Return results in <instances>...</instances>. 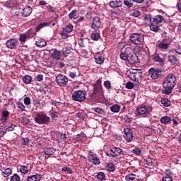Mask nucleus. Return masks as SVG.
I'll list each match as a JSON object with an SVG mask.
<instances>
[{
    "mask_svg": "<svg viewBox=\"0 0 181 181\" xmlns=\"http://www.w3.org/2000/svg\"><path fill=\"white\" fill-rule=\"evenodd\" d=\"M176 76H175V74H169L164 78V81L163 82V94H167V95L171 94L173 88H175V86H176Z\"/></svg>",
    "mask_w": 181,
    "mask_h": 181,
    "instance_id": "f257e3e1",
    "label": "nucleus"
},
{
    "mask_svg": "<svg viewBox=\"0 0 181 181\" xmlns=\"http://www.w3.org/2000/svg\"><path fill=\"white\" fill-rule=\"evenodd\" d=\"M90 100H95L98 103L104 102V90H103V85H101V79L96 81L93 84V93L90 95Z\"/></svg>",
    "mask_w": 181,
    "mask_h": 181,
    "instance_id": "f03ea898",
    "label": "nucleus"
},
{
    "mask_svg": "<svg viewBox=\"0 0 181 181\" xmlns=\"http://www.w3.org/2000/svg\"><path fill=\"white\" fill-rule=\"evenodd\" d=\"M152 112V107L148 106H141L136 109L134 114L136 117L140 118H146L149 117V114Z\"/></svg>",
    "mask_w": 181,
    "mask_h": 181,
    "instance_id": "7ed1b4c3",
    "label": "nucleus"
},
{
    "mask_svg": "<svg viewBox=\"0 0 181 181\" xmlns=\"http://www.w3.org/2000/svg\"><path fill=\"white\" fill-rule=\"evenodd\" d=\"M35 122L40 125H49L50 122V117L44 113H37L34 118Z\"/></svg>",
    "mask_w": 181,
    "mask_h": 181,
    "instance_id": "20e7f679",
    "label": "nucleus"
},
{
    "mask_svg": "<svg viewBox=\"0 0 181 181\" xmlns=\"http://www.w3.org/2000/svg\"><path fill=\"white\" fill-rule=\"evenodd\" d=\"M121 155H124V151L119 147H112L106 152V156L112 158H118Z\"/></svg>",
    "mask_w": 181,
    "mask_h": 181,
    "instance_id": "39448f33",
    "label": "nucleus"
},
{
    "mask_svg": "<svg viewBox=\"0 0 181 181\" xmlns=\"http://www.w3.org/2000/svg\"><path fill=\"white\" fill-rule=\"evenodd\" d=\"M87 92L86 90H76L72 94V100L78 101V103H83L86 100Z\"/></svg>",
    "mask_w": 181,
    "mask_h": 181,
    "instance_id": "423d86ee",
    "label": "nucleus"
},
{
    "mask_svg": "<svg viewBox=\"0 0 181 181\" xmlns=\"http://www.w3.org/2000/svg\"><path fill=\"white\" fill-rule=\"evenodd\" d=\"M148 74L152 80H158L163 76V70L160 68H151L148 70Z\"/></svg>",
    "mask_w": 181,
    "mask_h": 181,
    "instance_id": "0eeeda50",
    "label": "nucleus"
},
{
    "mask_svg": "<svg viewBox=\"0 0 181 181\" xmlns=\"http://www.w3.org/2000/svg\"><path fill=\"white\" fill-rule=\"evenodd\" d=\"M128 77L132 81L139 83V81L142 80V71H141V70H133L132 71H130Z\"/></svg>",
    "mask_w": 181,
    "mask_h": 181,
    "instance_id": "6e6552de",
    "label": "nucleus"
},
{
    "mask_svg": "<svg viewBox=\"0 0 181 181\" xmlns=\"http://www.w3.org/2000/svg\"><path fill=\"white\" fill-rule=\"evenodd\" d=\"M129 40L133 45H141L144 43V37L139 33H133L130 35Z\"/></svg>",
    "mask_w": 181,
    "mask_h": 181,
    "instance_id": "1a4fd4ad",
    "label": "nucleus"
},
{
    "mask_svg": "<svg viewBox=\"0 0 181 181\" xmlns=\"http://www.w3.org/2000/svg\"><path fill=\"white\" fill-rule=\"evenodd\" d=\"M56 81L59 87H66L69 83V78L64 74H59L56 76Z\"/></svg>",
    "mask_w": 181,
    "mask_h": 181,
    "instance_id": "9d476101",
    "label": "nucleus"
},
{
    "mask_svg": "<svg viewBox=\"0 0 181 181\" xmlns=\"http://www.w3.org/2000/svg\"><path fill=\"white\" fill-rule=\"evenodd\" d=\"M156 46L162 52H165V50H168V49H169V46H170V40L165 38L161 42L157 43Z\"/></svg>",
    "mask_w": 181,
    "mask_h": 181,
    "instance_id": "9b49d317",
    "label": "nucleus"
},
{
    "mask_svg": "<svg viewBox=\"0 0 181 181\" xmlns=\"http://www.w3.org/2000/svg\"><path fill=\"white\" fill-rule=\"evenodd\" d=\"M135 52L134 49L131 47H126L124 51L120 54V59L122 60H127L130 56L133 55Z\"/></svg>",
    "mask_w": 181,
    "mask_h": 181,
    "instance_id": "f8f14e48",
    "label": "nucleus"
},
{
    "mask_svg": "<svg viewBox=\"0 0 181 181\" xmlns=\"http://www.w3.org/2000/svg\"><path fill=\"white\" fill-rule=\"evenodd\" d=\"M124 137L127 142H132V139H134V132H132V129L129 127H126L124 129Z\"/></svg>",
    "mask_w": 181,
    "mask_h": 181,
    "instance_id": "ddd939ff",
    "label": "nucleus"
},
{
    "mask_svg": "<svg viewBox=\"0 0 181 181\" xmlns=\"http://www.w3.org/2000/svg\"><path fill=\"white\" fill-rule=\"evenodd\" d=\"M100 28H101V18L98 16H95L92 20L91 29H93V30H98Z\"/></svg>",
    "mask_w": 181,
    "mask_h": 181,
    "instance_id": "4468645a",
    "label": "nucleus"
},
{
    "mask_svg": "<svg viewBox=\"0 0 181 181\" xmlns=\"http://www.w3.org/2000/svg\"><path fill=\"white\" fill-rule=\"evenodd\" d=\"M88 159L89 162H93V165H100V163H101L97 154L94 153L93 151L88 153Z\"/></svg>",
    "mask_w": 181,
    "mask_h": 181,
    "instance_id": "2eb2a0df",
    "label": "nucleus"
},
{
    "mask_svg": "<svg viewBox=\"0 0 181 181\" xmlns=\"http://www.w3.org/2000/svg\"><path fill=\"white\" fill-rule=\"evenodd\" d=\"M19 45V41L15 38H10L6 42V46L8 49H13Z\"/></svg>",
    "mask_w": 181,
    "mask_h": 181,
    "instance_id": "dca6fc26",
    "label": "nucleus"
},
{
    "mask_svg": "<svg viewBox=\"0 0 181 181\" xmlns=\"http://www.w3.org/2000/svg\"><path fill=\"white\" fill-rule=\"evenodd\" d=\"M161 181H173V173L169 169L165 170Z\"/></svg>",
    "mask_w": 181,
    "mask_h": 181,
    "instance_id": "f3484780",
    "label": "nucleus"
},
{
    "mask_svg": "<svg viewBox=\"0 0 181 181\" xmlns=\"http://www.w3.org/2000/svg\"><path fill=\"white\" fill-rule=\"evenodd\" d=\"M129 64H135L139 62V59L138 58V55L135 54V52L131 55L129 58L126 59Z\"/></svg>",
    "mask_w": 181,
    "mask_h": 181,
    "instance_id": "a211bd4d",
    "label": "nucleus"
},
{
    "mask_svg": "<svg viewBox=\"0 0 181 181\" xmlns=\"http://www.w3.org/2000/svg\"><path fill=\"white\" fill-rule=\"evenodd\" d=\"M31 13L32 8L29 6L24 7L23 9L21 11V16H23L24 18H28V16H30Z\"/></svg>",
    "mask_w": 181,
    "mask_h": 181,
    "instance_id": "6ab92c4d",
    "label": "nucleus"
},
{
    "mask_svg": "<svg viewBox=\"0 0 181 181\" xmlns=\"http://www.w3.org/2000/svg\"><path fill=\"white\" fill-rule=\"evenodd\" d=\"M110 8H120L122 6V1L121 0H113L109 2Z\"/></svg>",
    "mask_w": 181,
    "mask_h": 181,
    "instance_id": "aec40b11",
    "label": "nucleus"
},
{
    "mask_svg": "<svg viewBox=\"0 0 181 181\" xmlns=\"http://www.w3.org/2000/svg\"><path fill=\"white\" fill-rule=\"evenodd\" d=\"M104 60H105V58L102 54L97 53L95 55V62L97 64H103L104 63Z\"/></svg>",
    "mask_w": 181,
    "mask_h": 181,
    "instance_id": "412c9836",
    "label": "nucleus"
},
{
    "mask_svg": "<svg viewBox=\"0 0 181 181\" xmlns=\"http://www.w3.org/2000/svg\"><path fill=\"white\" fill-rule=\"evenodd\" d=\"M163 21H165V17H163V16L157 15L153 16L151 23H155L156 25H159V23H162Z\"/></svg>",
    "mask_w": 181,
    "mask_h": 181,
    "instance_id": "4be33fe9",
    "label": "nucleus"
},
{
    "mask_svg": "<svg viewBox=\"0 0 181 181\" xmlns=\"http://www.w3.org/2000/svg\"><path fill=\"white\" fill-rule=\"evenodd\" d=\"M41 180H42V175L40 174L30 175L27 177V181H40Z\"/></svg>",
    "mask_w": 181,
    "mask_h": 181,
    "instance_id": "5701e85b",
    "label": "nucleus"
},
{
    "mask_svg": "<svg viewBox=\"0 0 181 181\" xmlns=\"http://www.w3.org/2000/svg\"><path fill=\"white\" fill-rule=\"evenodd\" d=\"M78 45L80 47H86L88 43H90V39L88 38H81L78 42Z\"/></svg>",
    "mask_w": 181,
    "mask_h": 181,
    "instance_id": "b1692460",
    "label": "nucleus"
},
{
    "mask_svg": "<svg viewBox=\"0 0 181 181\" xmlns=\"http://www.w3.org/2000/svg\"><path fill=\"white\" fill-rule=\"evenodd\" d=\"M153 62H156L157 63H160V64H161V66H163V64H164L163 59L160 58V57L159 56V54H158V53H155L153 55Z\"/></svg>",
    "mask_w": 181,
    "mask_h": 181,
    "instance_id": "393cba45",
    "label": "nucleus"
},
{
    "mask_svg": "<svg viewBox=\"0 0 181 181\" xmlns=\"http://www.w3.org/2000/svg\"><path fill=\"white\" fill-rule=\"evenodd\" d=\"M52 52H53L51 54L52 59H54V60H60V57H62L60 55V52L58 51L57 49H52Z\"/></svg>",
    "mask_w": 181,
    "mask_h": 181,
    "instance_id": "a878e982",
    "label": "nucleus"
},
{
    "mask_svg": "<svg viewBox=\"0 0 181 181\" xmlns=\"http://www.w3.org/2000/svg\"><path fill=\"white\" fill-rule=\"evenodd\" d=\"M35 45L37 47H45L46 45H47V42H46V40L40 38L35 42Z\"/></svg>",
    "mask_w": 181,
    "mask_h": 181,
    "instance_id": "bb28decb",
    "label": "nucleus"
},
{
    "mask_svg": "<svg viewBox=\"0 0 181 181\" xmlns=\"http://www.w3.org/2000/svg\"><path fill=\"white\" fill-rule=\"evenodd\" d=\"M56 152V149L53 147L47 148L44 151V155H47V156H50L52 155H54V153Z\"/></svg>",
    "mask_w": 181,
    "mask_h": 181,
    "instance_id": "cd10ccee",
    "label": "nucleus"
},
{
    "mask_svg": "<svg viewBox=\"0 0 181 181\" xmlns=\"http://www.w3.org/2000/svg\"><path fill=\"white\" fill-rule=\"evenodd\" d=\"M126 181H138L136 179V175L134 173L128 174L125 176Z\"/></svg>",
    "mask_w": 181,
    "mask_h": 181,
    "instance_id": "c85d7f7f",
    "label": "nucleus"
},
{
    "mask_svg": "<svg viewBox=\"0 0 181 181\" xmlns=\"http://www.w3.org/2000/svg\"><path fill=\"white\" fill-rule=\"evenodd\" d=\"M170 121H172V118H170V117L168 116H163L160 119L161 124H163L164 125L168 124V123L170 122Z\"/></svg>",
    "mask_w": 181,
    "mask_h": 181,
    "instance_id": "c756f323",
    "label": "nucleus"
},
{
    "mask_svg": "<svg viewBox=\"0 0 181 181\" xmlns=\"http://www.w3.org/2000/svg\"><path fill=\"white\" fill-rule=\"evenodd\" d=\"M22 81L24 84H30L32 83V76L30 75H25L22 78Z\"/></svg>",
    "mask_w": 181,
    "mask_h": 181,
    "instance_id": "7c9ffc66",
    "label": "nucleus"
},
{
    "mask_svg": "<svg viewBox=\"0 0 181 181\" xmlns=\"http://www.w3.org/2000/svg\"><path fill=\"white\" fill-rule=\"evenodd\" d=\"M69 19H78V11L77 10L72 11L69 14Z\"/></svg>",
    "mask_w": 181,
    "mask_h": 181,
    "instance_id": "2f4dec72",
    "label": "nucleus"
},
{
    "mask_svg": "<svg viewBox=\"0 0 181 181\" xmlns=\"http://www.w3.org/2000/svg\"><path fill=\"white\" fill-rule=\"evenodd\" d=\"M168 61L172 64H177V62H179L177 58H176V56L173 54L168 55Z\"/></svg>",
    "mask_w": 181,
    "mask_h": 181,
    "instance_id": "473e14b6",
    "label": "nucleus"
},
{
    "mask_svg": "<svg viewBox=\"0 0 181 181\" xmlns=\"http://www.w3.org/2000/svg\"><path fill=\"white\" fill-rule=\"evenodd\" d=\"M159 25L158 24H155L154 23H150V30L152 32H155V33H157V32H159Z\"/></svg>",
    "mask_w": 181,
    "mask_h": 181,
    "instance_id": "72a5a7b5",
    "label": "nucleus"
},
{
    "mask_svg": "<svg viewBox=\"0 0 181 181\" xmlns=\"http://www.w3.org/2000/svg\"><path fill=\"white\" fill-rule=\"evenodd\" d=\"M25 35L28 39H30L36 36V32H35L34 29H30L25 33Z\"/></svg>",
    "mask_w": 181,
    "mask_h": 181,
    "instance_id": "f704fd0d",
    "label": "nucleus"
},
{
    "mask_svg": "<svg viewBox=\"0 0 181 181\" xmlns=\"http://www.w3.org/2000/svg\"><path fill=\"white\" fill-rule=\"evenodd\" d=\"M100 37H101V35H100V33H93L90 35V39L92 40H94L95 42L100 40Z\"/></svg>",
    "mask_w": 181,
    "mask_h": 181,
    "instance_id": "c9c22d12",
    "label": "nucleus"
},
{
    "mask_svg": "<svg viewBox=\"0 0 181 181\" xmlns=\"http://www.w3.org/2000/svg\"><path fill=\"white\" fill-rule=\"evenodd\" d=\"M50 23H40L35 28V32H39L40 29H43V28H46L47 26H49Z\"/></svg>",
    "mask_w": 181,
    "mask_h": 181,
    "instance_id": "e433bc0d",
    "label": "nucleus"
},
{
    "mask_svg": "<svg viewBox=\"0 0 181 181\" xmlns=\"http://www.w3.org/2000/svg\"><path fill=\"white\" fill-rule=\"evenodd\" d=\"M121 110V106L119 105H113L112 106L110 107V111L112 112H119V110Z\"/></svg>",
    "mask_w": 181,
    "mask_h": 181,
    "instance_id": "4c0bfd02",
    "label": "nucleus"
},
{
    "mask_svg": "<svg viewBox=\"0 0 181 181\" xmlns=\"http://www.w3.org/2000/svg\"><path fill=\"white\" fill-rule=\"evenodd\" d=\"M106 168L108 172H115V165L112 163H108L106 165Z\"/></svg>",
    "mask_w": 181,
    "mask_h": 181,
    "instance_id": "58836bf2",
    "label": "nucleus"
},
{
    "mask_svg": "<svg viewBox=\"0 0 181 181\" xmlns=\"http://www.w3.org/2000/svg\"><path fill=\"white\" fill-rule=\"evenodd\" d=\"M17 108H18L19 111L23 112V111H25V109L26 108V106L23 105V103L19 101L17 103Z\"/></svg>",
    "mask_w": 181,
    "mask_h": 181,
    "instance_id": "ea45409f",
    "label": "nucleus"
},
{
    "mask_svg": "<svg viewBox=\"0 0 181 181\" xmlns=\"http://www.w3.org/2000/svg\"><path fill=\"white\" fill-rule=\"evenodd\" d=\"M73 25L69 24L65 28H63L64 32L69 33H71L73 32Z\"/></svg>",
    "mask_w": 181,
    "mask_h": 181,
    "instance_id": "a19ab883",
    "label": "nucleus"
},
{
    "mask_svg": "<svg viewBox=\"0 0 181 181\" xmlns=\"http://www.w3.org/2000/svg\"><path fill=\"white\" fill-rule=\"evenodd\" d=\"M161 104L164 105V107H170V100L169 99L164 98L161 99Z\"/></svg>",
    "mask_w": 181,
    "mask_h": 181,
    "instance_id": "79ce46f5",
    "label": "nucleus"
},
{
    "mask_svg": "<svg viewBox=\"0 0 181 181\" xmlns=\"http://www.w3.org/2000/svg\"><path fill=\"white\" fill-rule=\"evenodd\" d=\"M132 152L134 155H136V156H141V155H142V150L139 148H134Z\"/></svg>",
    "mask_w": 181,
    "mask_h": 181,
    "instance_id": "37998d69",
    "label": "nucleus"
},
{
    "mask_svg": "<svg viewBox=\"0 0 181 181\" xmlns=\"http://www.w3.org/2000/svg\"><path fill=\"white\" fill-rule=\"evenodd\" d=\"M12 173V170L11 168H6L2 172V175L4 177H8Z\"/></svg>",
    "mask_w": 181,
    "mask_h": 181,
    "instance_id": "c03bdc74",
    "label": "nucleus"
},
{
    "mask_svg": "<svg viewBox=\"0 0 181 181\" xmlns=\"http://www.w3.org/2000/svg\"><path fill=\"white\" fill-rule=\"evenodd\" d=\"M20 172L23 175H26L29 172V168L27 166L21 165L20 168Z\"/></svg>",
    "mask_w": 181,
    "mask_h": 181,
    "instance_id": "a18cd8bd",
    "label": "nucleus"
},
{
    "mask_svg": "<svg viewBox=\"0 0 181 181\" xmlns=\"http://www.w3.org/2000/svg\"><path fill=\"white\" fill-rule=\"evenodd\" d=\"M97 179L99 180H105V174L103 172H99L97 175Z\"/></svg>",
    "mask_w": 181,
    "mask_h": 181,
    "instance_id": "49530a36",
    "label": "nucleus"
},
{
    "mask_svg": "<svg viewBox=\"0 0 181 181\" xmlns=\"http://www.w3.org/2000/svg\"><path fill=\"white\" fill-rule=\"evenodd\" d=\"M62 53L64 56H67V54H70V53H71V49L69 47H64L62 49Z\"/></svg>",
    "mask_w": 181,
    "mask_h": 181,
    "instance_id": "de8ad7c7",
    "label": "nucleus"
},
{
    "mask_svg": "<svg viewBox=\"0 0 181 181\" xmlns=\"http://www.w3.org/2000/svg\"><path fill=\"white\" fill-rule=\"evenodd\" d=\"M123 119H124V122H126V124H131V122H132V119H134V118L129 117V116H128V115H124L123 117Z\"/></svg>",
    "mask_w": 181,
    "mask_h": 181,
    "instance_id": "09e8293b",
    "label": "nucleus"
},
{
    "mask_svg": "<svg viewBox=\"0 0 181 181\" xmlns=\"http://www.w3.org/2000/svg\"><path fill=\"white\" fill-rule=\"evenodd\" d=\"M155 160H153L152 158H146L145 160H144V163L146 165H148V166H152V165H153V161Z\"/></svg>",
    "mask_w": 181,
    "mask_h": 181,
    "instance_id": "8fccbe9b",
    "label": "nucleus"
},
{
    "mask_svg": "<svg viewBox=\"0 0 181 181\" xmlns=\"http://www.w3.org/2000/svg\"><path fill=\"white\" fill-rule=\"evenodd\" d=\"M62 171L66 172L69 175H73V170L69 167H63Z\"/></svg>",
    "mask_w": 181,
    "mask_h": 181,
    "instance_id": "3c124183",
    "label": "nucleus"
},
{
    "mask_svg": "<svg viewBox=\"0 0 181 181\" xmlns=\"http://www.w3.org/2000/svg\"><path fill=\"white\" fill-rule=\"evenodd\" d=\"M26 39H28V38L25 33L20 35V37H19L20 42H22V43H25V42H26Z\"/></svg>",
    "mask_w": 181,
    "mask_h": 181,
    "instance_id": "603ef678",
    "label": "nucleus"
},
{
    "mask_svg": "<svg viewBox=\"0 0 181 181\" xmlns=\"http://www.w3.org/2000/svg\"><path fill=\"white\" fill-rule=\"evenodd\" d=\"M123 4L125 6H127V8H132V6H134V4L131 3V0H124Z\"/></svg>",
    "mask_w": 181,
    "mask_h": 181,
    "instance_id": "864d4df0",
    "label": "nucleus"
},
{
    "mask_svg": "<svg viewBox=\"0 0 181 181\" xmlns=\"http://www.w3.org/2000/svg\"><path fill=\"white\" fill-rule=\"evenodd\" d=\"M21 122L23 124V125H28L30 121L27 117H24L21 119Z\"/></svg>",
    "mask_w": 181,
    "mask_h": 181,
    "instance_id": "5fc2aeb1",
    "label": "nucleus"
},
{
    "mask_svg": "<svg viewBox=\"0 0 181 181\" xmlns=\"http://www.w3.org/2000/svg\"><path fill=\"white\" fill-rule=\"evenodd\" d=\"M2 121H6V119L8 118V117H9V112L8 110L4 111L2 112Z\"/></svg>",
    "mask_w": 181,
    "mask_h": 181,
    "instance_id": "6e6d98bb",
    "label": "nucleus"
},
{
    "mask_svg": "<svg viewBox=\"0 0 181 181\" xmlns=\"http://www.w3.org/2000/svg\"><path fill=\"white\" fill-rule=\"evenodd\" d=\"M5 134H6L5 127H4V126H0V139L5 135Z\"/></svg>",
    "mask_w": 181,
    "mask_h": 181,
    "instance_id": "4d7b16f0",
    "label": "nucleus"
},
{
    "mask_svg": "<svg viewBox=\"0 0 181 181\" xmlns=\"http://www.w3.org/2000/svg\"><path fill=\"white\" fill-rule=\"evenodd\" d=\"M11 181H21V177H19V175H18V174H14L11 177Z\"/></svg>",
    "mask_w": 181,
    "mask_h": 181,
    "instance_id": "13d9d810",
    "label": "nucleus"
},
{
    "mask_svg": "<svg viewBox=\"0 0 181 181\" xmlns=\"http://www.w3.org/2000/svg\"><path fill=\"white\" fill-rule=\"evenodd\" d=\"M62 39H67L69 37V34L64 31V30H62L60 33Z\"/></svg>",
    "mask_w": 181,
    "mask_h": 181,
    "instance_id": "bf43d9fd",
    "label": "nucleus"
},
{
    "mask_svg": "<svg viewBox=\"0 0 181 181\" xmlns=\"http://www.w3.org/2000/svg\"><path fill=\"white\" fill-rule=\"evenodd\" d=\"M93 111H95V112H97L98 114H104V110L101 107H95L93 109Z\"/></svg>",
    "mask_w": 181,
    "mask_h": 181,
    "instance_id": "052dcab7",
    "label": "nucleus"
},
{
    "mask_svg": "<svg viewBox=\"0 0 181 181\" xmlns=\"http://www.w3.org/2000/svg\"><path fill=\"white\" fill-rule=\"evenodd\" d=\"M23 101H24L25 105H30V103H31L30 98L26 96L25 98H24Z\"/></svg>",
    "mask_w": 181,
    "mask_h": 181,
    "instance_id": "680f3d73",
    "label": "nucleus"
},
{
    "mask_svg": "<svg viewBox=\"0 0 181 181\" xmlns=\"http://www.w3.org/2000/svg\"><path fill=\"white\" fill-rule=\"evenodd\" d=\"M104 86L105 87V88H107V90H110V88H111V82H110V81H105L104 82Z\"/></svg>",
    "mask_w": 181,
    "mask_h": 181,
    "instance_id": "e2e57ef3",
    "label": "nucleus"
},
{
    "mask_svg": "<svg viewBox=\"0 0 181 181\" xmlns=\"http://www.w3.org/2000/svg\"><path fill=\"white\" fill-rule=\"evenodd\" d=\"M145 21H147V22H149V23H152V16L150 14L146 15L144 17Z\"/></svg>",
    "mask_w": 181,
    "mask_h": 181,
    "instance_id": "0e129e2a",
    "label": "nucleus"
},
{
    "mask_svg": "<svg viewBox=\"0 0 181 181\" xmlns=\"http://www.w3.org/2000/svg\"><path fill=\"white\" fill-rule=\"evenodd\" d=\"M16 128V125L11 124L8 127L6 128V131H8V132H11L13 131Z\"/></svg>",
    "mask_w": 181,
    "mask_h": 181,
    "instance_id": "69168bd1",
    "label": "nucleus"
},
{
    "mask_svg": "<svg viewBox=\"0 0 181 181\" xmlns=\"http://www.w3.org/2000/svg\"><path fill=\"white\" fill-rule=\"evenodd\" d=\"M175 53L177 54H181V46L180 45H177L175 49H174Z\"/></svg>",
    "mask_w": 181,
    "mask_h": 181,
    "instance_id": "338daca9",
    "label": "nucleus"
},
{
    "mask_svg": "<svg viewBox=\"0 0 181 181\" xmlns=\"http://www.w3.org/2000/svg\"><path fill=\"white\" fill-rule=\"evenodd\" d=\"M83 138H84V135L78 134L75 136L74 139H76L77 141H80L83 139Z\"/></svg>",
    "mask_w": 181,
    "mask_h": 181,
    "instance_id": "774afa93",
    "label": "nucleus"
}]
</instances>
